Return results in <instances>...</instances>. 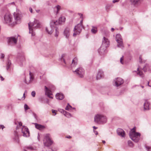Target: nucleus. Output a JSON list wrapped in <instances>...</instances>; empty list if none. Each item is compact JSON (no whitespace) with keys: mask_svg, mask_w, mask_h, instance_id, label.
Wrapping results in <instances>:
<instances>
[{"mask_svg":"<svg viewBox=\"0 0 151 151\" xmlns=\"http://www.w3.org/2000/svg\"><path fill=\"white\" fill-rule=\"evenodd\" d=\"M40 24L39 21L35 19L32 22H30L28 24L29 33L31 34L32 36L35 35V33L34 32V29H36L40 27Z\"/></svg>","mask_w":151,"mask_h":151,"instance_id":"obj_1","label":"nucleus"},{"mask_svg":"<svg viewBox=\"0 0 151 151\" xmlns=\"http://www.w3.org/2000/svg\"><path fill=\"white\" fill-rule=\"evenodd\" d=\"M107 120L106 117L102 114H97L94 117V122L99 124L106 123L107 122Z\"/></svg>","mask_w":151,"mask_h":151,"instance_id":"obj_2","label":"nucleus"},{"mask_svg":"<svg viewBox=\"0 0 151 151\" xmlns=\"http://www.w3.org/2000/svg\"><path fill=\"white\" fill-rule=\"evenodd\" d=\"M129 135L130 138L134 142H137L140 139L141 134L139 133L136 132L133 128L131 130V131L129 133Z\"/></svg>","mask_w":151,"mask_h":151,"instance_id":"obj_3","label":"nucleus"},{"mask_svg":"<svg viewBox=\"0 0 151 151\" xmlns=\"http://www.w3.org/2000/svg\"><path fill=\"white\" fill-rule=\"evenodd\" d=\"M43 143L44 146L47 147H48L52 145V141L51 140L49 134H46L45 136Z\"/></svg>","mask_w":151,"mask_h":151,"instance_id":"obj_4","label":"nucleus"},{"mask_svg":"<svg viewBox=\"0 0 151 151\" xmlns=\"http://www.w3.org/2000/svg\"><path fill=\"white\" fill-rule=\"evenodd\" d=\"M18 37L15 36L7 37V42L9 46H13L17 44V42Z\"/></svg>","mask_w":151,"mask_h":151,"instance_id":"obj_5","label":"nucleus"},{"mask_svg":"<svg viewBox=\"0 0 151 151\" xmlns=\"http://www.w3.org/2000/svg\"><path fill=\"white\" fill-rule=\"evenodd\" d=\"M83 27V25H81V24H78L76 25L74 28L73 36L76 37L77 35H79L81 32Z\"/></svg>","mask_w":151,"mask_h":151,"instance_id":"obj_6","label":"nucleus"},{"mask_svg":"<svg viewBox=\"0 0 151 151\" xmlns=\"http://www.w3.org/2000/svg\"><path fill=\"white\" fill-rule=\"evenodd\" d=\"M14 18L15 22L14 24H19L20 23L21 17V12L18 9H17L16 12L14 13Z\"/></svg>","mask_w":151,"mask_h":151,"instance_id":"obj_7","label":"nucleus"},{"mask_svg":"<svg viewBox=\"0 0 151 151\" xmlns=\"http://www.w3.org/2000/svg\"><path fill=\"white\" fill-rule=\"evenodd\" d=\"M59 24L57 20H52L50 22V26L54 29H55V36L57 37L59 33L57 26Z\"/></svg>","mask_w":151,"mask_h":151,"instance_id":"obj_8","label":"nucleus"},{"mask_svg":"<svg viewBox=\"0 0 151 151\" xmlns=\"http://www.w3.org/2000/svg\"><path fill=\"white\" fill-rule=\"evenodd\" d=\"M116 40L117 43V47L122 48L124 47L122 37L120 34H117L116 35Z\"/></svg>","mask_w":151,"mask_h":151,"instance_id":"obj_9","label":"nucleus"},{"mask_svg":"<svg viewBox=\"0 0 151 151\" xmlns=\"http://www.w3.org/2000/svg\"><path fill=\"white\" fill-rule=\"evenodd\" d=\"M74 74H76L79 77L83 78L84 75V70L82 67L78 68L74 71H73Z\"/></svg>","mask_w":151,"mask_h":151,"instance_id":"obj_10","label":"nucleus"},{"mask_svg":"<svg viewBox=\"0 0 151 151\" xmlns=\"http://www.w3.org/2000/svg\"><path fill=\"white\" fill-rule=\"evenodd\" d=\"M124 81L121 78H116L113 81V84L114 86L118 87L123 83Z\"/></svg>","mask_w":151,"mask_h":151,"instance_id":"obj_11","label":"nucleus"},{"mask_svg":"<svg viewBox=\"0 0 151 151\" xmlns=\"http://www.w3.org/2000/svg\"><path fill=\"white\" fill-rule=\"evenodd\" d=\"M12 18L11 15L9 13H6L4 16V22L7 24L12 22Z\"/></svg>","mask_w":151,"mask_h":151,"instance_id":"obj_12","label":"nucleus"},{"mask_svg":"<svg viewBox=\"0 0 151 151\" xmlns=\"http://www.w3.org/2000/svg\"><path fill=\"white\" fill-rule=\"evenodd\" d=\"M25 60V58L23 56L19 54L17 56V61L19 64L21 66H22V62Z\"/></svg>","mask_w":151,"mask_h":151,"instance_id":"obj_13","label":"nucleus"},{"mask_svg":"<svg viewBox=\"0 0 151 151\" xmlns=\"http://www.w3.org/2000/svg\"><path fill=\"white\" fill-rule=\"evenodd\" d=\"M110 42L109 40L105 37H104L102 39V45L103 46L106 47H109L110 45Z\"/></svg>","mask_w":151,"mask_h":151,"instance_id":"obj_14","label":"nucleus"},{"mask_svg":"<svg viewBox=\"0 0 151 151\" xmlns=\"http://www.w3.org/2000/svg\"><path fill=\"white\" fill-rule=\"evenodd\" d=\"M22 132L23 134V136L24 137H27L29 135V132L28 129L24 126L22 129Z\"/></svg>","mask_w":151,"mask_h":151,"instance_id":"obj_15","label":"nucleus"},{"mask_svg":"<svg viewBox=\"0 0 151 151\" xmlns=\"http://www.w3.org/2000/svg\"><path fill=\"white\" fill-rule=\"evenodd\" d=\"M45 94L47 95L48 97L49 98L52 99L53 97L52 96V94L51 91L46 86H45Z\"/></svg>","mask_w":151,"mask_h":151,"instance_id":"obj_16","label":"nucleus"},{"mask_svg":"<svg viewBox=\"0 0 151 151\" xmlns=\"http://www.w3.org/2000/svg\"><path fill=\"white\" fill-rule=\"evenodd\" d=\"M144 106V109L145 110H149L151 108L150 103L147 100L145 101Z\"/></svg>","mask_w":151,"mask_h":151,"instance_id":"obj_17","label":"nucleus"},{"mask_svg":"<svg viewBox=\"0 0 151 151\" xmlns=\"http://www.w3.org/2000/svg\"><path fill=\"white\" fill-rule=\"evenodd\" d=\"M117 132L118 135L123 137H125V134L124 131L122 129L118 128L117 130Z\"/></svg>","mask_w":151,"mask_h":151,"instance_id":"obj_18","label":"nucleus"},{"mask_svg":"<svg viewBox=\"0 0 151 151\" xmlns=\"http://www.w3.org/2000/svg\"><path fill=\"white\" fill-rule=\"evenodd\" d=\"M104 76L103 71L101 69L99 70L98 74L96 76V79L97 80L100 79Z\"/></svg>","mask_w":151,"mask_h":151,"instance_id":"obj_19","label":"nucleus"},{"mask_svg":"<svg viewBox=\"0 0 151 151\" xmlns=\"http://www.w3.org/2000/svg\"><path fill=\"white\" fill-rule=\"evenodd\" d=\"M66 58V55L65 54H63L60 58V61L62 64L63 65L66 64L65 59Z\"/></svg>","mask_w":151,"mask_h":151,"instance_id":"obj_20","label":"nucleus"},{"mask_svg":"<svg viewBox=\"0 0 151 151\" xmlns=\"http://www.w3.org/2000/svg\"><path fill=\"white\" fill-rule=\"evenodd\" d=\"M106 47L101 45L100 48L98 49V52L100 54H101L105 52Z\"/></svg>","mask_w":151,"mask_h":151,"instance_id":"obj_21","label":"nucleus"},{"mask_svg":"<svg viewBox=\"0 0 151 151\" xmlns=\"http://www.w3.org/2000/svg\"><path fill=\"white\" fill-rule=\"evenodd\" d=\"M78 59L77 58H75L72 60V63L71 65V68H73L76 67L77 64Z\"/></svg>","mask_w":151,"mask_h":151,"instance_id":"obj_22","label":"nucleus"},{"mask_svg":"<svg viewBox=\"0 0 151 151\" xmlns=\"http://www.w3.org/2000/svg\"><path fill=\"white\" fill-rule=\"evenodd\" d=\"M61 7L59 5H57L54 8V11L56 14H58L61 9Z\"/></svg>","mask_w":151,"mask_h":151,"instance_id":"obj_23","label":"nucleus"},{"mask_svg":"<svg viewBox=\"0 0 151 151\" xmlns=\"http://www.w3.org/2000/svg\"><path fill=\"white\" fill-rule=\"evenodd\" d=\"M132 5H138L141 2L142 0H129Z\"/></svg>","mask_w":151,"mask_h":151,"instance_id":"obj_24","label":"nucleus"},{"mask_svg":"<svg viewBox=\"0 0 151 151\" xmlns=\"http://www.w3.org/2000/svg\"><path fill=\"white\" fill-rule=\"evenodd\" d=\"M45 29L46 32L48 33V34L50 35H51L54 30V29L50 26V27H46Z\"/></svg>","mask_w":151,"mask_h":151,"instance_id":"obj_25","label":"nucleus"},{"mask_svg":"<svg viewBox=\"0 0 151 151\" xmlns=\"http://www.w3.org/2000/svg\"><path fill=\"white\" fill-rule=\"evenodd\" d=\"M55 97L57 99L59 100H62L64 98L63 95L61 93H57L55 95Z\"/></svg>","mask_w":151,"mask_h":151,"instance_id":"obj_26","label":"nucleus"},{"mask_svg":"<svg viewBox=\"0 0 151 151\" xmlns=\"http://www.w3.org/2000/svg\"><path fill=\"white\" fill-rule=\"evenodd\" d=\"M65 20V17L61 16L59 19L58 21L59 24H61L64 23Z\"/></svg>","mask_w":151,"mask_h":151,"instance_id":"obj_27","label":"nucleus"},{"mask_svg":"<svg viewBox=\"0 0 151 151\" xmlns=\"http://www.w3.org/2000/svg\"><path fill=\"white\" fill-rule=\"evenodd\" d=\"M24 151H27V150H32L36 149V147H34L31 146L25 147H24Z\"/></svg>","mask_w":151,"mask_h":151,"instance_id":"obj_28","label":"nucleus"},{"mask_svg":"<svg viewBox=\"0 0 151 151\" xmlns=\"http://www.w3.org/2000/svg\"><path fill=\"white\" fill-rule=\"evenodd\" d=\"M35 127L37 129L40 130H42L45 128L44 126L42 125L41 124H38L37 123H35Z\"/></svg>","mask_w":151,"mask_h":151,"instance_id":"obj_29","label":"nucleus"},{"mask_svg":"<svg viewBox=\"0 0 151 151\" xmlns=\"http://www.w3.org/2000/svg\"><path fill=\"white\" fill-rule=\"evenodd\" d=\"M13 139L16 142L18 143L19 142V138L17 132L15 131L14 134V137Z\"/></svg>","mask_w":151,"mask_h":151,"instance_id":"obj_30","label":"nucleus"},{"mask_svg":"<svg viewBox=\"0 0 151 151\" xmlns=\"http://www.w3.org/2000/svg\"><path fill=\"white\" fill-rule=\"evenodd\" d=\"M75 108H72L69 104H68L67 105V110H68L70 111H72L73 110H75Z\"/></svg>","mask_w":151,"mask_h":151,"instance_id":"obj_31","label":"nucleus"},{"mask_svg":"<svg viewBox=\"0 0 151 151\" xmlns=\"http://www.w3.org/2000/svg\"><path fill=\"white\" fill-rule=\"evenodd\" d=\"M91 32L93 34H96L97 32V27L93 26L92 27Z\"/></svg>","mask_w":151,"mask_h":151,"instance_id":"obj_32","label":"nucleus"},{"mask_svg":"<svg viewBox=\"0 0 151 151\" xmlns=\"http://www.w3.org/2000/svg\"><path fill=\"white\" fill-rule=\"evenodd\" d=\"M11 65V63L10 60H8L6 63V69L7 70L9 68Z\"/></svg>","mask_w":151,"mask_h":151,"instance_id":"obj_33","label":"nucleus"},{"mask_svg":"<svg viewBox=\"0 0 151 151\" xmlns=\"http://www.w3.org/2000/svg\"><path fill=\"white\" fill-rule=\"evenodd\" d=\"M29 75L30 76V77H29V78H30L29 81L28 82H27V81H25V83L26 84H29L31 82L33 79V77L31 75V72H30V73H29Z\"/></svg>","mask_w":151,"mask_h":151,"instance_id":"obj_34","label":"nucleus"},{"mask_svg":"<svg viewBox=\"0 0 151 151\" xmlns=\"http://www.w3.org/2000/svg\"><path fill=\"white\" fill-rule=\"evenodd\" d=\"M58 111L62 114H63L65 116H66V111L63 109H59Z\"/></svg>","mask_w":151,"mask_h":151,"instance_id":"obj_35","label":"nucleus"},{"mask_svg":"<svg viewBox=\"0 0 151 151\" xmlns=\"http://www.w3.org/2000/svg\"><path fill=\"white\" fill-rule=\"evenodd\" d=\"M149 69V66L147 65H146L143 68V70L145 72H146L147 70Z\"/></svg>","mask_w":151,"mask_h":151,"instance_id":"obj_36","label":"nucleus"},{"mask_svg":"<svg viewBox=\"0 0 151 151\" xmlns=\"http://www.w3.org/2000/svg\"><path fill=\"white\" fill-rule=\"evenodd\" d=\"M128 144L129 145L130 147H132L133 146L132 142L130 140L128 141Z\"/></svg>","mask_w":151,"mask_h":151,"instance_id":"obj_37","label":"nucleus"},{"mask_svg":"<svg viewBox=\"0 0 151 151\" xmlns=\"http://www.w3.org/2000/svg\"><path fill=\"white\" fill-rule=\"evenodd\" d=\"M24 109H25V111L29 109V106L26 104H24Z\"/></svg>","mask_w":151,"mask_h":151,"instance_id":"obj_38","label":"nucleus"},{"mask_svg":"<svg viewBox=\"0 0 151 151\" xmlns=\"http://www.w3.org/2000/svg\"><path fill=\"white\" fill-rule=\"evenodd\" d=\"M137 74H138L140 76H141V77H143V76H142L143 73H142V72H141L140 71H139L137 73Z\"/></svg>","mask_w":151,"mask_h":151,"instance_id":"obj_39","label":"nucleus"},{"mask_svg":"<svg viewBox=\"0 0 151 151\" xmlns=\"http://www.w3.org/2000/svg\"><path fill=\"white\" fill-rule=\"evenodd\" d=\"M35 94L36 92L35 91H32L31 93V95L33 97L35 96Z\"/></svg>","mask_w":151,"mask_h":151,"instance_id":"obj_40","label":"nucleus"},{"mask_svg":"<svg viewBox=\"0 0 151 151\" xmlns=\"http://www.w3.org/2000/svg\"><path fill=\"white\" fill-rule=\"evenodd\" d=\"M72 116L71 114L67 112V117L69 118Z\"/></svg>","mask_w":151,"mask_h":151,"instance_id":"obj_41","label":"nucleus"},{"mask_svg":"<svg viewBox=\"0 0 151 151\" xmlns=\"http://www.w3.org/2000/svg\"><path fill=\"white\" fill-rule=\"evenodd\" d=\"M123 56H122V58H121L120 59V62L122 64H123V62H122V60H123Z\"/></svg>","mask_w":151,"mask_h":151,"instance_id":"obj_42","label":"nucleus"},{"mask_svg":"<svg viewBox=\"0 0 151 151\" xmlns=\"http://www.w3.org/2000/svg\"><path fill=\"white\" fill-rule=\"evenodd\" d=\"M120 0H114L112 1V3L114 4H115L116 3L119 2Z\"/></svg>","mask_w":151,"mask_h":151,"instance_id":"obj_43","label":"nucleus"},{"mask_svg":"<svg viewBox=\"0 0 151 151\" xmlns=\"http://www.w3.org/2000/svg\"><path fill=\"white\" fill-rule=\"evenodd\" d=\"M139 61L140 63H143V61H142V57L141 56H140L139 58Z\"/></svg>","mask_w":151,"mask_h":151,"instance_id":"obj_44","label":"nucleus"},{"mask_svg":"<svg viewBox=\"0 0 151 151\" xmlns=\"http://www.w3.org/2000/svg\"><path fill=\"white\" fill-rule=\"evenodd\" d=\"M52 112L53 113H54V116H55L56 114V113L55 112V110H52Z\"/></svg>","mask_w":151,"mask_h":151,"instance_id":"obj_45","label":"nucleus"},{"mask_svg":"<svg viewBox=\"0 0 151 151\" xmlns=\"http://www.w3.org/2000/svg\"><path fill=\"white\" fill-rule=\"evenodd\" d=\"M5 128V127L3 125H0V129H3L4 128Z\"/></svg>","mask_w":151,"mask_h":151,"instance_id":"obj_46","label":"nucleus"},{"mask_svg":"<svg viewBox=\"0 0 151 151\" xmlns=\"http://www.w3.org/2000/svg\"><path fill=\"white\" fill-rule=\"evenodd\" d=\"M29 11H30V12H31V13H32V9L31 7H29Z\"/></svg>","mask_w":151,"mask_h":151,"instance_id":"obj_47","label":"nucleus"},{"mask_svg":"<svg viewBox=\"0 0 151 151\" xmlns=\"http://www.w3.org/2000/svg\"><path fill=\"white\" fill-rule=\"evenodd\" d=\"M27 93V91L26 90L25 91V92L23 94V97L24 98V99H25V94L26 93Z\"/></svg>","mask_w":151,"mask_h":151,"instance_id":"obj_48","label":"nucleus"},{"mask_svg":"<svg viewBox=\"0 0 151 151\" xmlns=\"http://www.w3.org/2000/svg\"><path fill=\"white\" fill-rule=\"evenodd\" d=\"M33 115L35 119H37V115L35 113H33Z\"/></svg>","mask_w":151,"mask_h":151,"instance_id":"obj_49","label":"nucleus"},{"mask_svg":"<svg viewBox=\"0 0 151 151\" xmlns=\"http://www.w3.org/2000/svg\"><path fill=\"white\" fill-rule=\"evenodd\" d=\"M4 54H1V58H4Z\"/></svg>","mask_w":151,"mask_h":151,"instance_id":"obj_50","label":"nucleus"},{"mask_svg":"<svg viewBox=\"0 0 151 151\" xmlns=\"http://www.w3.org/2000/svg\"><path fill=\"white\" fill-rule=\"evenodd\" d=\"M0 78H1V81H3L4 79L3 78V77L1 76L0 75Z\"/></svg>","mask_w":151,"mask_h":151,"instance_id":"obj_51","label":"nucleus"},{"mask_svg":"<svg viewBox=\"0 0 151 151\" xmlns=\"http://www.w3.org/2000/svg\"><path fill=\"white\" fill-rule=\"evenodd\" d=\"M146 148L148 150H150V149L151 148V147H146Z\"/></svg>","mask_w":151,"mask_h":151,"instance_id":"obj_52","label":"nucleus"},{"mask_svg":"<svg viewBox=\"0 0 151 151\" xmlns=\"http://www.w3.org/2000/svg\"><path fill=\"white\" fill-rule=\"evenodd\" d=\"M19 123V125L20 126H22V123L21 122H19L18 123Z\"/></svg>","mask_w":151,"mask_h":151,"instance_id":"obj_53","label":"nucleus"},{"mask_svg":"<svg viewBox=\"0 0 151 151\" xmlns=\"http://www.w3.org/2000/svg\"><path fill=\"white\" fill-rule=\"evenodd\" d=\"M37 138H38V140L40 141V136H39V134H38V136H37Z\"/></svg>","mask_w":151,"mask_h":151,"instance_id":"obj_54","label":"nucleus"},{"mask_svg":"<svg viewBox=\"0 0 151 151\" xmlns=\"http://www.w3.org/2000/svg\"><path fill=\"white\" fill-rule=\"evenodd\" d=\"M82 23H83V20H81V21L80 22V23L79 24H81V25H83L82 24Z\"/></svg>","mask_w":151,"mask_h":151,"instance_id":"obj_55","label":"nucleus"},{"mask_svg":"<svg viewBox=\"0 0 151 151\" xmlns=\"http://www.w3.org/2000/svg\"><path fill=\"white\" fill-rule=\"evenodd\" d=\"M71 137L70 136H67V138H70Z\"/></svg>","mask_w":151,"mask_h":151,"instance_id":"obj_56","label":"nucleus"},{"mask_svg":"<svg viewBox=\"0 0 151 151\" xmlns=\"http://www.w3.org/2000/svg\"><path fill=\"white\" fill-rule=\"evenodd\" d=\"M93 128L94 129H96L97 128V127H95V126H93Z\"/></svg>","mask_w":151,"mask_h":151,"instance_id":"obj_57","label":"nucleus"},{"mask_svg":"<svg viewBox=\"0 0 151 151\" xmlns=\"http://www.w3.org/2000/svg\"><path fill=\"white\" fill-rule=\"evenodd\" d=\"M66 29H65L64 32V35L66 37V34L65 33V31Z\"/></svg>","mask_w":151,"mask_h":151,"instance_id":"obj_58","label":"nucleus"},{"mask_svg":"<svg viewBox=\"0 0 151 151\" xmlns=\"http://www.w3.org/2000/svg\"><path fill=\"white\" fill-rule=\"evenodd\" d=\"M111 31L113 32L114 30V29L113 28H112L111 29Z\"/></svg>","mask_w":151,"mask_h":151,"instance_id":"obj_59","label":"nucleus"},{"mask_svg":"<svg viewBox=\"0 0 151 151\" xmlns=\"http://www.w3.org/2000/svg\"><path fill=\"white\" fill-rule=\"evenodd\" d=\"M36 12L37 13H39V12L40 11V10H36Z\"/></svg>","mask_w":151,"mask_h":151,"instance_id":"obj_60","label":"nucleus"},{"mask_svg":"<svg viewBox=\"0 0 151 151\" xmlns=\"http://www.w3.org/2000/svg\"><path fill=\"white\" fill-rule=\"evenodd\" d=\"M102 142L104 143V144H105L106 142L105 141H104V140H103L102 141Z\"/></svg>","mask_w":151,"mask_h":151,"instance_id":"obj_61","label":"nucleus"},{"mask_svg":"<svg viewBox=\"0 0 151 151\" xmlns=\"http://www.w3.org/2000/svg\"><path fill=\"white\" fill-rule=\"evenodd\" d=\"M68 12H72V11H70V10H68Z\"/></svg>","mask_w":151,"mask_h":151,"instance_id":"obj_62","label":"nucleus"},{"mask_svg":"<svg viewBox=\"0 0 151 151\" xmlns=\"http://www.w3.org/2000/svg\"><path fill=\"white\" fill-rule=\"evenodd\" d=\"M148 85L149 86H150V87H151V86H150V85H149V82H148Z\"/></svg>","mask_w":151,"mask_h":151,"instance_id":"obj_63","label":"nucleus"},{"mask_svg":"<svg viewBox=\"0 0 151 151\" xmlns=\"http://www.w3.org/2000/svg\"><path fill=\"white\" fill-rule=\"evenodd\" d=\"M141 87L142 88H143L144 87V86H141Z\"/></svg>","mask_w":151,"mask_h":151,"instance_id":"obj_64","label":"nucleus"}]
</instances>
